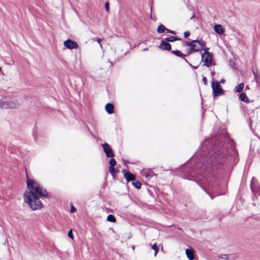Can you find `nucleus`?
<instances>
[{"label": "nucleus", "mask_w": 260, "mask_h": 260, "mask_svg": "<svg viewBox=\"0 0 260 260\" xmlns=\"http://www.w3.org/2000/svg\"><path fill=\"white\" fill-rule=\"evenodd\" d=\"M181 39L179 38H177V37H173V36H170L169 37H168L167 38H166V40L168 42H173L174 41H177V40H180Z\"/></svg>", "instance_id": "obj_17"}, {"label": "nucleus", "mask_w": 260, "mask_h": 260, "mask_svg": "<svg viewBox=\"0 0 260 260\" xmlns=\"http://www.w3.org/2000/svg\"><path fill=\"white\" fill-rule=\"evenodd\" d=\"M68 236L71 238V239H73L74 238V236H73V233H72V231L71 230H70L69 232H68Z\"/></svg>", "instance_id": "obj_25"}, {"label": "nucleus", "mask_w": 260, "mask_h": 260, "mask_svg": "<svg viewBox=\"0 0 260 260\" xmlns=\"http://www.w3.org/2000/svg\"><path fill=\"white\" fill-rule=\"evenodd\" d=\"M96 41L99 44L101 49H103V46L101 44L102 40L101 39L99 38L97 39Z\"/></svg>", "instance_id": "obj_27"}, {"label": "nucleus", "mask_w": 260, "mask_h": 260, "mask_svg": "<svg viewBox=\"0 0 260 260\" xmlns=\"http://www.w3.org/2000/svg\"><path fill=\"white\" fill-rule=\"evenodd\" d=\"M214 31L219 35H222L224 33V29L220 24H215L214 26Z\"/></svg>", "instance_id": "obj_12"}, {"label": "nucleus", "mask_w": 260, "mask_h": 260, "mask_svg": "<svg viewBox=\"0 0 260 260\" xmlns=\"http://www.w3.org/2000/svg\"><path fill=\"white\" fill-rule=\"evenodd\" d=\"M132 249H133V251L135 250V246H132Z\"/></svg>", "instance_id": "obj_38"}, {"label": "nucleus", "mask_w": 260, "mask_h": 260, "mask_svg": "<svg viewBox=\"0 0 260 260\" xmlns=\"http://www.w3.org/2000/svg\"><path fill=\"white\" fill-rule=\"evenodd\" d=\"M102 146L104 151L107 157H111L114 156V153L113 152L112 149L108 143H104V144L102 145Z\"/></svg>", "instance_id": "obj_7"}, {"label": "nucleus", "mask_w": 260, "mask_h": 260, "mask_svg": "<svg viewBox=\"0 0 260 260\" xmlns=\"http://www.w3.org/2000/svg\"><path fill=\"white\" fill-rule=\"evenodd\" d=\"M27 187L29 191H26L23 195L24 202L33 210H39L42 207L40 197H47V191L43 189L36 181L27 178Z\"/></svg>", "instance_id": "obj_1"}, {"label": "nucleus", "mask_w": 260, "mask_h": 260, "mask_svg": "<svg viewBox=\"0 0 260 260\" xmlns=\"http://www.w3.org/2000/svg\"><path fill=\"white\" fill-rule=\"evenodd\" d=\"M107 220L109 222H114L116 221L115 217L112 214H109L107 217Z\"/></svg>", "instance_id": "obj_21"}, {"label": "nucleus", "mask_w": 260, "mask_h": 260, "mask_svg": "<svg viewBox=\"0 0 260 260\" xmlns=\"http://www.w3.org/2000/svg\"><path fill=\"white\" fill-rule=\"evenodd\" d=\"M244 87V83H240V84H238L235 88V92H241L243 90Z\"/></svg>", "instance_id": "obj_15"}, {"label": "nucleus", "mask_w": 260, "mask_h": 260, "mask_svg": "<svg viewBox=\"0 0 260 260\" xmlns=\"http://www.w3.org/2000/svg\"><path fill=\"white\" fill-rule=\"evenodd\" d=\"M159 48L162 50H170L171 49V46L166 40H162L160 42Z\"/></svg>", "instance_id": "obj_9"}, {"label": "nucleus", "mask_w": 260, "mask_h": 260, "mask_svg": "<svg viewBox=\"0 0 260 260\" xmlns=\"http://www.w3.org/2000/svg\"><path fill=\"white\" fill-rule=\"evenodd\" d=\"M225 81L224 79H221L220 81V82L223 84H224L225 83Z\"/></svg>", "instance_id": "obj_35"}, {"label": "nucleus", "mask_w": 260, "mask_h": 260, "mask_svg": "<svg viewBox=\"0 0 260 260\" xmlns=\"http://www.w3.org/2000/svg\"><path fill=\"white\" fill-rule=\"evenodd\" d=\"M172 53L176 55V56L182 58H184V57L185 56V54H183L181 51L178 50H173L172 51Z\"/></svg>", "instance_id": "obj_18"}, {"label": "nucleus", "mask_w": 260, "mask_h": 260, "mask_svg": "<svg viewBox=\"0 0 260 260\" xmlns=\"http://www.w3.org/2000/svg\"><path fill=\"white\" fill-rule=\"evenodd\" d=\"M76 209L75 207H74V206H72L71 207V213H74L76 211Z\"/></svg>", "instance_id": "obj_32"}, {"label": "nucleus", "mask_w": 260, "mask_h": 260, "mask_svg": "<svg viewBox=\"0 0 260 260\" xmlns=\"http://www.w3.org/2000/svg\"><path fill=\"white\" fill-rule=\"evenodd\" d=\"M212 88L214 96H218L223 94V90L220 87V83L218 81H212Z\"/></svg>", "instance_id": "obj_3"}, {"label": "nucleus", "mask_w": 260, "mask_h": 260, "mask_svg": "<svg viewBox=\"0 0 260 260\" xmlns=\"http://www.w3.org/2000/svg\"><path fill=\"white\" fill-rule=\"evenodd\" d=\"M167 28L165 26L162 24H160L157 29V31L158 33L164 32L165 30H166Z\"/></svg>", "instance_id": "obj_19"}, {"label": "nucleus", "mask_w": 260, "mask_h": 260, "mask_svg": "<svg viewBox=\"0 0 260 260\" xmlns=\"http://www.w3.org/2000/svg\"><path fill=\"white\" fill-rule=\"evenodd\" d=\"M204 52L203 53H209L208 50H209V48H205L204 49Z\"/></svg>", "instance_id": "obj_33"}, {"label": "nucleus", "mask_w": 260, "mask_h": 260, "mask_svg": "<svg viewBox=\"0 0 260 260\" xmlns=\"http://www.w3.org/2000/svg\"><path fill=\"white\" fill-rule=\"evenodd\" d=\"M185 44L188 46H189L190 48L191 47L192 44V41L189 42L188 41H185Z\"/></svg>", "instance_id": "obj_28"}, {"label": "nucleus", "mask_w": 260, "mask_h": 260, "mask_svg": "<svg viewBox=\"0 0 260 260\" xmlns=\"http://www.w3.org/2000/svg\"><path fill=\"white\" fill-rule=\"evenodd\" d=\"M149 176V175L148 174H145V177H148Z\"/></svg>", "instance_id": "obj_36"}, {"label": "nucleus", "mask_w": 260, "mask_h": 260, "mask_svg": "<svg viewBox=\"0 0 260 260\" xmlns=\"http://www.w3.org/2000/svg\"><path fill=\"white\" fill-rule=\"evenodd\" d=\"M124 177L127 182L134 181L135 179V176L129 172H126L124 173Z\"/></svg>", "instance_id": "obj_11"}, {"label": "nucleus", "mask_w": 260, "mask_h": 260, "mask_svg": "<svg viewBox=\"0 0 260 260\" xmlns=\"http://www.w3.org/2000/svg\"><path fill=\"white\" fill-rule=\"evenodd\" d=\"M166 31L168 33H171V34H174V35L176 34V32L175 31L171 30H170V29H167V28L166 29Z\"/></svg>", "instance_id": "obj_30"}, {"label": "nucleus", "mask_w": 260, "mask_h": 260, "mask_svg": "<svg viewBox=\"0 0 260 260\" xmlns=\"http://www.w3.org/2000/svg\"><path fill=\"white\" fill-rule=\"evenodd\" d=\"M105 110L108 114H111L114 112V106L112 104L108 103L105 106Z\"/></svg>", "instance_id": "obj_14"}, {"label": "nucleus", "mask_w": 260, "mask_h": 260, "mask_svg": "<svg viewBox=\"0 0 260 260\" xmlns=\"http://www.w3.org/2000/svg\"><path fill=\"white\" fill-rule=\"evenodd\" d=\"M221 258L223 259H228V256L227 255H224Z\"/></svg>", "instance_id": "obj_34"}, {"label": "nucleus", "mask_w": 260, "mask_h": 260, "mask_svg": "<svg viewBox=\"0 0 260 260\" xmlns=\"http://www.w3.org/2000/svg\"><path fill=\"white\" fill-rule=\"evenodd\" d=\"M105 9L107 12L109 11V4L108 2H106L105 4Z\"/></svg>", "instance_id": "obj_26"}, {"label": "nucleus", "mask_w": 260, "mask_h": 260, "mask_svg": "<svg viewBox=\"0 0 260 260\" xmlns=\"http://www.w3.org/2000/svg\"><path fill=\"white\" fill-rule=\"evenodd\" d=\"M151 248L154 250V256H156L158 251V248L157 246L156 243H155L153 245H152Z\"/></svg>", "instance_id": "obj_22"}, {"label": "nucleus", "mask_w": 260, "mask_h": 260, "mask_svg": "<svg viewBox=\"0 0 260 260\" xmlns=\"http://www.w3.org/2000/svg\"><path fill=\"white\" fill-rule=\"evenodd\" d=\"M202 61L204 66L209 67L211 66L213 62L212 54L210 53H203L202 54Z\"/></svg>", "instance_id": "obj_5"}, {"label": "nucleus", "mask_w": 260, "mask_h": 260, "mask_svg": "<svg viewBox=\"0 0 260 260\" xmlns=\"http://www.w3.org/2000/svg\"><path fill=\"white\" fill-rule=\"evenodd\" d=\"M202 81L204 82L205 85H207V79H206V78L205 77H203Z\"/></svg>", "instance_id": "obj_31"}, {"label": "nucleus", "mask_w": 260, "mask_h": 260, "mask_svg": "<svg viewBox=\"0 0 260 260\" xmlns=\"http://www.w3.org/2000/svg\"><path fill=\"white\" fill-rule=\"evenodd\" d=\"M195 17L194 15L193 14L192 16H191V18L190 19H192L193 18H194Z\"/></svg>", "instance_id": "obj_37"}, {"label": "nucleus", "mask_w": 260, "mask_h": 260, "mask_svg": "<svg viewBox=\"0 0 260 260\" xmlns=\"http://www.w3.org/2000/svg\"><path fill=\"white\" fill-rule=\"evenodd\" d=\"M109 171L113 176H115L116 173V171L114 168V167H110Z\"/></svg>", "instance_id": "obj_23"}, {"label": "nucleus", "mask_w": 260, "mask_h": 260, "mask_svg": "<svg viewBox=\"0 0 260 260\" xmlns=\"http://www.w3.org/2000/svg\"><path fill=\"white\" fill-rule=\"evenodd\" d=\"M19 106L20 103L16 99H9L5 97L0 99V108L2 109H16Z\"/></svg>", "instance_id": "obj_2"}, {"label": "nucleus", "mask_w": 260, "mask_h": 260, "mask_svg": "<svg viewBox=\"0 0 260 260\" xmlns=\"http://www.w3.org/2000/svg\"><path fill=\"white\" fill-rule=\"evenodd\" d=\"M194 251L192 249H186L185 253L189 260H193L194 259Z\"/></svg>", "instance_id": "obj_13"}, {"label": "nucleus", "mask_w": 260, "mask_h": 260, "mask_svg": "<svg viewBox=\"0 0 260 260\" xmlns=\"http://www.w3.org/2000/svg\"><path fill=\"white\" fill-rule=\"evenodd\" d=\"M190 32L189 31H185L184 33V37L186 38L190 35Z\"/></svg>", "instance_id": "obj_29"}, {"label": "nucleus", "mask_w": 260, "mask_h": 260, "mask_svg": "<svg viewBox=\"0 0 260 260\" xmlns=\"http://www.w3.org/2000/svg\"><path fill=\"white\" fill-rule=\"evenodd\" d=\"M132 184L136 188L139 189L141 188V183L139 181L135 180V179L133 181Z\"/></svg>", "instance_id": "obj_20"}, {"label": "nucleus", "mask_w": 260, "mask_h": 260, "mask_svg": "<svg viewBox=\"0 0 260 260\" xmlns=\"http://www.w3.org/2000/svg\"><path fill=\"white\" fill-rule=\"evenodd\" d=\"M116 161L115 159L111 158L109 161L110 167H114L116 165Z\"/></svg>", "instance_id": "obj_24"}, {"label": "nucleus", "mask_w": 260, "mask_h": 260, "mask_svg": "<svg viewBox=\"0 0 260 260\" xmlns=\"http://www.w3.org/2000/svg\"><path fill=\"white\" fill-rule=\"evenodd\" d=\"M240 99L241 101H243L244 102H249V99L245 93L242 92L240 95Z\"/></svg>", "instance_id": "obj_16"}, {"label": "nucleus", "mask_w": 260, "mask_h": 260, "mask_svg": "<svg viewBox=\"0 0 260 260\" xmlns=\"http://www.w3.org/2000/svg\"><path fill=\"white\" fill-rule=\"evenodd\" d=\"M219 153L220 152H218V153L215 154L214 155L212 154V156L210 157V163L212 164V165H211L212 166H213L214 165H215V163L219 159V158H220Z\"/></svg>", "instance_id": "obj_10"}, {"label": "nucleus", "mask_w": 260, "mask_h": 260, "mask_svg": "<svg viewBox=\"0 0 260 260\" xmlns=\"http://www.w3.org/2000/svg\"><path fill=\"white\" fill-rule=\"evenodd\" d=\"M255 178L253 177L251 179V189L253 192H255L258 193V194H260V186H258V185L255 184Z\"/></svg>", "instance_id": "obj_8"}, {"label": "nucleus", "mask_w": 260, "mask_h": 260, "mask_svg": "<svg viewBox=\"0 0 260 260\" xmlns=\"http://www.w3.org/2000/svg\"><path fill=\"white\" fill-rule=\"evenodd\" d=\"M63 45L67 48L70 50L77 49L78 47L77 43L70 39L64 41Z\"/></svg>", "instance_id": "obj_6"}, {"label": "nucleus", "mask_w": 260, "mask_h": 260, "mask_svg": "<svg viewBox=\"0 0 260 260\" xmlns=\"http://www.w3.org/2000/svg\"><path fill=\"white\" fill-rule=\"evenodd\" d=\"M204 46L203 41L199 40H193L191 47L190 48L188 54H190L193 51H199L202 50Z\"/></svg>", "instance_id": "obj_4"}]
</instances>
